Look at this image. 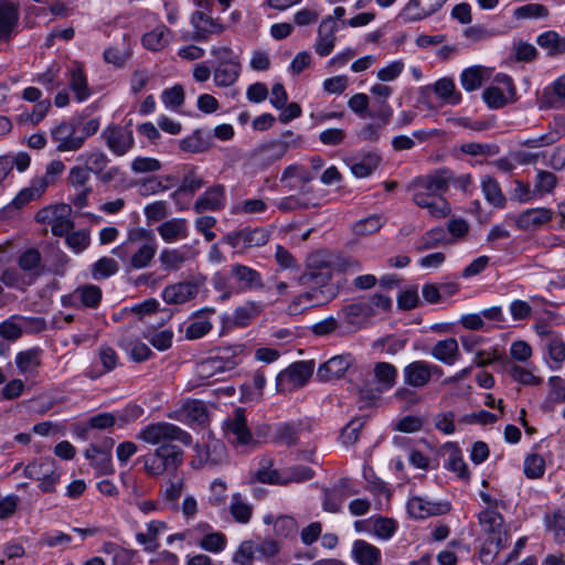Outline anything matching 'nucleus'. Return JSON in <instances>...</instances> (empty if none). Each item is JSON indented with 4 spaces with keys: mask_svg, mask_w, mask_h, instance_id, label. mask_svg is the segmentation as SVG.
Segmentation results:
<instances>
[{
    "mask_svg": "<svg viewBox=\"0 0 565 565\" xmlns=\"http://www.w3.org/2000/svg\"><path fill=\"white\" fill-rule=\"evenodd\" d=\"M352 556L360 565H376L381 559V551L363 540L353 543Z\"/></svg>",
    "mask_w": 565,
    "mask_h": 565,
    "instance_id": "obj_39",
    "label": "nucleus"
},
{
    "mask_svg": "<svg viewBox=\"0 0 565 565\" xmlns=\"http://www.w3.org/2000/svg\"><path fill=\"white\" fill-rule=\"evenodd\" d=\"M158 249L154 234L146 228H132L128 232L127 239L116 246L111 253L118 257L126 270H139L148 267Z\"/></svg>",
    "mask_w": 565,
    "mask_h": 565,
    "instance_id": "obj_2",
    "label": "nucleus"
},
{
    "mask_svg": "<svg viewBox=\"0 0 565 565\" xmlns=\"http://www.w3.org/2000/svg\"><path fill=\"white\" fill-rule=\"evenodd\" d=\"M273 458L263 457L259 460V468L252 476V480L260 483L285 486L284 470L273 469Z\"/></svg>",
    "mask_w": 565,
    "mask_h": 565,
    "instance_id": "obj_30",
    "label": "nucleus"
},
{
    "mask_svg": "<svg viewBox=\"0 0 565 565\" xmlns=\"http://www.w3.org/2000/svg\"><path fill=\"white\" fill-rule=\"evenodd\" d=\"M447 0H409L398 14L403 22L424 20L437 12Z\"/></svg>",
    "mask_w": 565,
    "mask_h": 565,
    "instance_id": "obj_14",
    "label": "nucleus"
},
{
    "mask_svg": "<svg viewBox=\"0 0 565 565\" xmlns=\"http://www.w3.org/2000/svg\"><path fill=\"white\" fill-rule=\"evenodd\" d=\"M195 461L199 467H217L226 462L227 451L223 441L209 437L203 444L195 446Z\"/></svg>",
    "mask_w": 565,
    "mask_h": 565,
    "instance_id": "obj_9",
    "label": "nucleus"
},
{
    "mask_svg": "<svg viewBox=\"0 0 565 565\" xmlns=\"http://www.w3.org/2000/svg\"><path fill=\"white\" fill-rule=\"evenodd\" d=\"M366 423L365 417L353 418L341 433V438L345 445H353L359 439V434Z\"/></svg>",
    "mask_w": 565,
    "mask_h": 565,
    "instance_id": "obj_62",
    "label": "nucleus"
},
{
    "mask_svg": "<svg viewBox=\"0 0 565 565\" xmlns=\"http://www.w3.org/2000/svg\"><path fill=\"white\" fill-rule=\"evenodd\" d=\"M168 418L188 425L196 424L204 426L209 422V413L202 401L190 399L181 407L170 412Z\"/></svg>",
    "mask_w": 565,
    "mask_h": 565,
    "instance_id": "obj_10",
    "label": "nucleus"
},
{
    "mask_svg": "<svg viewBox=\"0 0 565 565\" xmlns=\"http://www.w3.org/2000/svg\"><path fill=\"white\" fill-rule=\"evenodd\" d=\"M507 542L508 541L500 539V536H488L480 550V561L483 564L492 563L499 552L505 547Z\"/></svg>",
    "mask_w": 565,
    "mask_h": 565,
    "instance_id": "obj_56",
    "label": "nucleus"
},
{
    "mask_svg": "<svg viewBox=\"0 0 565 565\" xmlns=\"http://www.w3.org/2000/svg\"><path fill=\"white\" fill-rule=\"evenodd\" d=\"M19 21V7L7 0H0V40L9 41Z\"/></svg>",
    "mask_w": 565,
    "mask_h": 565,
    "instance_id": "obj_25",
    "label": "nucleus"
},
{
    "mask_svg": "<svg viewBox=\"0 0 565 565\" xmlns=\"http://www.w3.org/2000/svg\"><path fill=\"white\" fill-rule=\"evenodd\" d=\"M269 239V232L263 227L253 230L244 228L237 232H231L223 237V241L233 248L264 246Z\"/></svg>",
    "mask_w": 565,
    "mask_h": 565,
    "instance_id": "obj_11",
    "label": "nucleus"
},
{
    "mask_svg": "<svg viewBox=\"0 0 565 565\" xmlns=\"http://www.w3.org/2000/svg\"><path fill=\"white\" fill-rule=\"evenodd\" d=\"M202 282L199 280H184L167 286L162 291L163 300L169 305H181L194 299Z\"/></svg>",
    "mask_w": 565,
    "mask_h": 565,
    "instance_id": "obj_15",
    "label": "nucleus"
},
{
    "mask_svg": "<svg viewBox=\"0 0 565 565\" xmlns=\"http://www.w3.org/2000/svg\"><path fill=\"white\" fill-rule=\"evenodd\" d=\"M274 531L276 535L282 537L295 536L298 531L297 521L289 515L278 516L274 522Z\"/></svg>",
    "mask_w": 565,
    "mask_h": 565,
    "instance_id": "obj_61",
    "label": "nucleus"
},
{
    "mask_svg": "<svg viewBox=\"0 0 565 565\" xmlns=\"http://www.w3.org/2000/svg\"><path fill=\"white\" fill-rule=\"evenodd\" d=\"M545 462L544 459L537 455H529L524 460V473L527 478L536 479L544 475Z\"/></svg>",
    "mask_w": 565,
    "mask_h": 565,
    "instance_id": "obj_63",
    "label": "nucleus"
},
{
    "mask_svg": "<svg viewBox=\"0 0 565 565\" xmlns=\"http://www.w3.org/2000/svg\"><path fill=\"white\" fill-rule=\"evenodd\" d=\"M183 486V478L174 475L169 480L164 489L160 491V494L166 501L173 503L175 505L182 494Z\"/></svg>",
    "mask_w": 565,
    "mask_h": 565,
    "instance_id": "obj_59",
    "label": "nucleus"
},
{
    "mask_svg": "<svg viewBox=\"0 0 565 565\" xmlns=\"http://www.w3.org/2000/svg\"><path fill=\"white\" fill-rule=\"evenodd\" d=\"M171 31L166 25H158L142 36L146 49L157 52L166 47L170 41Z\"/></svg>",
    "mask_w": 565,
    "mask_h": 565,
    "instance_id": "obj_45",
    "label": "nucleus"
},
{
    "mask_svg": "<svg viewBox=\"0 0 565 565\" xmlns=\"http://www.w3.org/2000/svg\"><path fill=\"white\" fill-rule=\"evenodd\" d=\"M300 433V423H278L270 437V443L291 447L297 445Z\"/></svg>",
    "mask_w": 565,
    "mask_h": 565,
    "instance_id": "obj_34",
    "label": "nucleus"
},
{
    "mask_svg": "<svg viewBox=\"0 0 565 565\" xmlns=\"http://www.w3.org/2000/svg\"><path fill=\"white\" fill-rule=\"evenodd\" d=\"M242 65L237 60L228 58L221 61L214 71V83L218 87L233 85L239 77Z\"/></svg>",
    "mask_w": 565,
    "mask_h": 565,
    "instance_id": "obj_29",
    "label": "nucleus"
},
{
    "mask_svg": "<svg viewBox=\"0 0 565 565\" xmlns=\"http://www.w3.org/2000/svg\"><path fill=\"white\" fill-rule=\"evenodd\" d=\"M36 318H26L13 315L0 323V335L8 341H17L23 334V330L31 321H38Z\"/></svg>",
    "mask_w": 565,
    "mask_h": 565,
    "instance_id": "obj_33",
    "label": "nucleus"
},
{
    "mask_svg": "<svg viewBox=\"0 0 565 565\" xmlns=\"http://www.w3.org/2000/svg\"><path fill=\"white\" fill-rule=\"evenodd\" d=\"M294 179H298L301 185H308L315 179V173H312L308 168L302 164L294 163L287 166L281 175L280 183L288 191L297 190L299 186L292 181Z\"/></svg>",
    "mask_w": 565,
    "mask_h": 565,
    "instance_id": "obj_28",
    "label": "nucleus"
},
{
    "mask_svg": "<svg viewBox=\"0 0 565 565\" xmlns=\"http://www.w3.org/2000/svg\"><path fill=\"white\" fill-rule=\"evenodd\" d=\"M205 184L203 178L198 173V168L193 166H185L180 186L172 193L175 199L179 194H194Z\"/></svg>",
    "mask_w": 565,
    "mask_h": 565,
    "instance_id": "obj_40",
    "label": "nucleus"
},
{
    "mask_svg": "<svg viewBox=\"0 0 565 565\" xmlns=\"http://www.w3.org/2000/svg\"><path fill=\"white\" fill-rule=\"evenodd\" d=\"M545 524L548 531L553 532L556 543H565V510H557L545 515Z\"/></svg>",
    "mask_w": 565,
    "mask_h": 565,
    "instance_id": "obj_53",
    "label": "nucleus"
},
{
    "mask_svg": "<svg viewBox=\"0 0 565 565\" xmlns=\"http://www.w3.org/2000/svg\"><path fill=\"white\" fill-rule=\"evenodd\" d=\"M503 522V516L493 509H484L479 513V523L489 536H500V539L508 541Z\"/></svg>",
    "mask_w": 565,
    "mask_h": 565,
    "instance_id": "obj_32",
    "label": "nucleus"
},
{
    "mask_svg": "<svg viewBox=\"0 0 565 565\" xmlns=\"http://www.w3.org/2000/svg\"><path fill=\"white\" fill-rule=\"evenodd\" d=\"M553 212L550 209H529L515 217V224L520 230H535L551 221Z\"/></svg>",
    "mask_w": 565,
    "mask_h": 565,
    "instance_id": "obj_26",
    "label": "nucleus"
},
{
    "mask_svg": "<svg viewBox=\"0 0 565 565\" xmlns=\"http://www.w3.org/2000/svg\"><path fill=\"white\" fill-rule=\"evenodd\" d=\"M452 180V172L449 169L443 168L434 172L418 177L414 181L415 189H424L436 195H443Z\"/></svg>",
    "mask_w": 565,
    "mask_h": 565,
    "instance_id": "obj_17",
    "label": "nucleus"
},
{
    "mask_svg": "<svg viewBox=\"0 0 565 565\" xmlns=\"http://www.w3.org/2000/svg\"><path fill=\"white\" fill-rule=\"evenodd\" d=\"M77 160L83 161L87 170L94 173L102 184H109L120 174L119 167H108L110 159L98 149L82 153Z\"/></svg>",
    "mask_w": 565,
    "mask_h": 565,
    "instance_id": "obj_7",
    "label": "nucleus"
},
{
    "mask_svg": "<svg viewBox=\"0 0 565 565\" xmlns=\"http://www.w3.org/2000/svg\"><path fill=\"white\" fill-rule=\"evenodd\" d=\"M374 377L383 390L392 388L396 383L397 369L388 362H377L374 365Z\"/></svg>",
    "mask_w": 565,
    "mask_h": 565,
    "instance_id": "obj_50",
    "label": "nucleus"
},
{
    "mask_svg": "<svg viewBox=\"0 0 565 565\" xmlns=\"http://www.w3.org/2000/svg\"><path fill=\"white\" fill-rule=\"evenodd\" d=\"M230 274L231 277L238 284L241 290H254L264 288L260 273L252 267L242 264H234L231 266Z\"/></svg>",
    "mask_w": 565,
    "mask_h": 565,
    "instance_id": "obj_21",
    "label": "nucleus"
},
{
    "mask_svg": "<svg viewBox=\"0 0 565 565\" xmlns=\"http://www.w3.org/2000/svg\"><path fill=\"white\" fill-rule=\"evenodd\" d=\"M157 230L162 239L167 243H173L188 237V225L184 218L166 221Z\"/></svg>",
    "mask_w": 565,
    "mask_h": 565,
    "instance_id": "obj_42",
    "label": "nucleus"
},
{
    "mask_svg": "<svg viewBox=\"0 0 565 565\" xmlns=\"http://www.w3.org/2000/svg\"><path fill=\"white\" fill-rule=\"evenodd\" d=\"M68 86L79 103L86 100L90 96L92 90L88 87L86 75L81 67L71 70Z\"/></svg>",
    "mask_w": 565,
    "mask_h": 565,
    "instance_id": "obj_47",
    "label": "nucleus"
},
{
    "mask_svg": "<svg viewBox=\"0 0 565 565\" xmlns=\"http://www.w3.org/2000/svg\"><path fill=\"white\" fill-rule=\"evenodd\" d=\"M354 358L350 354L335 355L322 363L317 371V376L322 382L341 379L353 364Z\"/></svg>",
    "mask_w": 565,
    "mask_h": 565,
    "instance_id": "obj_18",
    "label": "nucleus"
},
{
    "mask_svg": "<svg viewBox=\"0 0 565 565\" xmlns=\"http://www.w3.org/2000/svg\"><path fill=\"white\" fill-rule=\"evenodd\" d=\"M223 433L227 441L234 447L254 446L256 443L247 426L244 408H236L223 423Z\"/></svg>",
    "mask_w": 565,
    "mask_h": 565,
    "instance_id": "obj_4",
    "label": "nucleus"
},
{
    "mask_svg": "<svg viewBox=\"0 0 565 565\" xmlns=\"http://www.w3.org/2000/svg\"><path fill=\"white\" fill-rule=\"evenodd\" d=\"M100 138L117 157L125 156L135 146L134 132L128 126L109 125L102 131Z\"/></svg>",
    "mask_w": 565,
    "mask_h": 565,
    "instance_id": "obj_8",
    "label": "nucleus"
},
{
    "mask_svg": "<svg viewBox=\"0 0 565 565\" xmlns=\"http://www.w3.org/2000/svg\"><path fill=\"white\" fill-rule=\"evenodd\" d=\"M396 530L397 524L393 519L379 516L373 522V532L382 540L391 539L395 534Z\"/></svg>",
    "mask_w": 565,
    "mask_h": 565,
    "instance_id": "obj_64",
    "label": "nucleus"
},
{
    "mask_svg": "<svg viewBox=\"0 0 565 565\" xmlns=\"http://www.w3.org/2000/svg\"><path fill=\"white\" fill-rule=\"evenodd\" d=\"M565 100V75L544 88L540 99L542 108H558Z\"/></svg>",
    "mask_w": 565,
    "mask_h": 565,
    "instance_id": "obj_35",
    "label": "nucleus"
},
{
    "mask_svg": "<svg viewBox=\"0 0 565 565\" xmlns=\"http://www.w3.org/2000/svg\"><path fill=\"white\" fill-rule=\"evenodd\" d=\"M482 192L486 200L495 207L505 205V196L501 191L498 181L491 175H484L481 181Z\"/></svg>",
    "mask_w": 565,
    "mask_h": 565,
    "instance_id": "obj_49",
    "label": "nucleus"
},
{
    "mask_svg": "<svg viewBox=\"0 0 565 565\" xmlns=\"http://www.w3.org/2000/svg\"><path fill=\"white\" fill-rule=\"evenodd\" d=\"M24 476L39 481V488L42 492L51 493L55 491V486L60 481L55 461L49 458H42L30 462L24 469Z\"/></svg>",
    "mask_w": 565,
    "mask_h": 565,
    "instance_id": "obj_6",
    "label": "nucleus"
},
{
    "mask_svg": "<svg viewBox=\"0 0 565 565\" xmlns=\"http://www.w3.org/2000/svg\"><path fill=\"white\" fill-rule=\"evenodd\" d=\"M230 512L236 522L245 524L252 518L253 507L243 500L241 493L236 492L232 495Z\"/></svg>",
    "mask_w": 565,
    "mask_h": 565,
    "instance_id": "obj_54",
    "label": "nucleus"
},
{
    "mask_svg": "<svg viewBox=\"0 0 565 565\" xmlns=\"http://www.w3.org/2000/svg\"><path fill=\"white\" fill-rule=\"evenodd\" d=\"M298 194H292L280 199L277 202V209L280 212L288 213L296 210H307L319 205L317 202H312L308 195L312 193V189L309 185H300Z\"/></svg>",
    "mask_w": 565,
    "mask_h": 565,
    "instance_id": "obj_22",
    "label": "nucleus"
},
{
    "mask_svg": "<svg viewBox=\"0 0 565 565\" xmlns=\"http://www.w3.org/2000/svg\"><path fill=\"white\" fill-rule=\"evenodd\" d=\"M211 137L201 129H195L190 136L179 141V147L184 152L203 153L211 148Z\"/></svg>",
    "mask_w": 565,
    "mask_h": 565,
    "instance_id": "obj_41",
    "label": "nucleus"
},
{
    "mask_svg": "<svg viewBox=\"0 0 565 565\" xmlns=\"http://www.w3.org/2000/svg\"><path fill=\"white\" fill-rule=\"evenodd\" d=\"M312 289L310 291H306L303 294L298 295L294 298L291 303L288 306V310L290 313H297L300 311L299 306L303 302L309 306H318L323 302L329 301L334 297L333 289L323 290V287L317 285H310Z\"/></svg>",
    "mask_w": 565,
    "mask_h": 565,
    "instance_id": "obj_23",
    "label": "nucleus"
},
{
    "mask_svg": "<svg viewBox=\"0 0 565 565\" xmlns=\"http://www.w3.org/2000/svg\"><path fill=\"white\" fill-rule=\"evenodd\" d=\"M381 158L375 153H367L361 160L354 161L351 166V172L356 178L370 177L380 166Z\"/></svg>",
    "mask_w": 565,
    "mask_h": 565,
    "instance_id": "obj_51",
    "label": "nucleus"
},
{
    "mask_svg": "<svg viewBox=\"0 0 565 565\" xmlns=\"http://www.w3.org/2000/svg\"><path fill=\"white\" fill-rule=\"evenodd\" d=\"M74 297L77 298L79 307L95 309L102 301L103 291L96 285L86 284L78 286L74 290Z\"/></svg>",
    "mask_w": 565,
    "mask_h": 565,
    "instance_id": "obj_44",
    "label": "nucleus"
},
{
    "mask_svg": "<svg viewBox=\"0 0 565 565\" xmlns=\"http://www.w3.org/2000/svg\"><path fill=\"white\" fill-rule=\"evenodd\" d=\"M375 313V310L372 309V305L365 303V301L347 305L341 310V315H343L348 323L358 327Z\"/></svg>",
    "mask_w": 565,
    "mask_h": 565,
    "instance_id": "obj_43",
    "label": "nucleus"
},
{
    "mask_svg": "<svg viewBox=\"0 0 565 565\" xmlns=\"http://www.w3.org/2000/svg\"><path fill=\"white\" fill-rule=\"evenodd\" d=\"M446 242V232L443 227H434L427 231L417 242L416 250L424 252L438 247Z\"/></svg>",
    "mask_w": 565,
    "mask_h": 565,
    "instance_id": "obj_55",
    "label": "nucleus"
},
{
    "mask_svg": "<svg viewBox=\"0 0 565 565\" xmlns=\"http://www.w3.org/2000/svg\"><path fill=\"white\" fill-rule=\"evenodd\" d=\"M114 440L107 438L102 446L90 445L86 451L85 457L90 461V466L96 470L97 475H111L114 467L111 463V448Z\"/></svg>",
    "mask_w": 565,
    "mask_h": 565,
    "instance_id": "obj_13",
    "label": "nucleus"
},
{
    "mask_svg": "<svg viewBox=\"0 0 565 565\" xmlns=\"http://www.w3.org/2000/svg\"><path fill=\"white\" fill-rule=\"evenodd\" d=\"M195 252L188 245L181 248H164L159 255V260L164 270H178L189 259L193 258Z\"/></svg>",
    "mask_w": 565,
    "mask_h": 565,
    "instance_id": "obj_27",
    "label": "nucleus"
},
{
    "mask_svg": "<svg viewBox=\"0 0 565 565\" xmlns=\"http://www.w3.org/2000/svg\"><path fill=\"white\" fill-rule=\"evenodd\" d=\"M49 185V181L46 178H35L31 185L22 189L15 198L12 200L11 204L15 209H21L26 205L32 200L39 199Z\"/></svg>",
    "mask_w": 565,
    "mask_h": 565,
    "instance_id": "obj_38",
    "label": "nucleus"
},
{
    "mask_svg": "<svg viewBox=\"0 0 565 565\" xmlns=\"http://www.w3.org/2000/svg\"><path fill=\"white\" fill-rule=\"evenodd\" d=\"M264 306L258 301H246L243 306L237 307L233 315V321L238 327H246L262 311Z\"/></svg>",
    "mask_w": 565,
    "mask_h": 565,
    "instance_id": "obj_48",
    "label": "nucleus"
},
{
    "mask_svg": "<svg viewBox=\"0 0 565 565\" xmlns=\"http://www.w3.org/2000/svg\"><path fill=\"white\" fill-rule=\"evenodd\" d=\"M41 349L33 348L19 352L15 356V364L23 374H34L41 364Z\"/></svg>",
    "mask_w": 565,
    "mask_h": 565,
    "instance_id": "obj_46",
    "label": "nucleus"
},
{
    "mask_svg": "<svg viewBox=\"0 0 565 565\" xmlns=\"http://www.w3.org/2000/svg\"><path fill=\"white\" fill-rule=\"evenodd\" d=\"M315 477V471L303 465H295L284 469V482L285 486L296 482H305Z\"/></svg>",
    "mask_w": 565,
    "mask_h": 565,
    "instance_id": "obj_58",
    "label": "nucleus"
},
{
    "mask_svg": "<svg viewBox=\"0 0 565 565\" xmlns=\"http://www.w3.org/2000/svg\"><path fill=\"white\" fill-rule=\"evenodd\" d=\"M443 374V369L439 365L425 360L413 361L403 369L404 384L413 388H423L433 379H440Z\"/></svg>",
    "mask_w": 565,
    "mask_h": 565,
    "instance_id": "obj_5",
    "label": "nucleus"
},
{
    "mask_svg": "<svg viewBox=\"0 0 565 565\" xmlns=\"http://www.w3.org/2000/svg\"><path fill=\"white\" fill-rule=\"evenodd\" d=\"M191 24L194 28L193 40L205 41L210 34H220L224 31L218 19L209 15L204 10H196L191 15Z\"/></svg>",
    "mask_w": 565,
    "mask_h": 565,
    "instance_id": "obj_19",
    "label": "nucleus"
},
{
    "mask_svg": "<svg viewBox=\"0 0 565 565\" xmlns=\"http://www.w3.org/2000/svg\"><path fill=\"white\" fill-rule=\"evenodd\" d=\"M338 25L331 18H324L318 28V38L313 45L319 56H328L334 49Z\"/></svg>",
    "mask_w": 565,
    "mask_h": 565,
    "instance_id": "obj_20",
    "label": "nucleus"
},
{
    "mask_svg": "<svg viewBox=\"0 0 565 565\" xmlns=\"http://www.w3.org/2000/svg\"><path fill=\"white\" fill-rule=\"evenodd\" d=\"M434 92L447 104L457 105L461 100V94L456 90L452 79L441 78L434 85Z\"/></svg>",
    "mask_w": 565,
    "mask_h": 565,
    "instance_id": "obj_52",
    "label": "nucleus"
},
{
    "mask_svg": "<svg viewBox=\"0 0 565 565\" xmlns=\"http://www.w3.org/2000/svg\"><path fill=\"white\" fill-rule=\"evenodd\" d=\"M289 143L282 140H273L267 143L259 146L255 150V157L262 163L270 164L279 159H281L288 151Z\"/></svg>",
    "mask_w": 565,
    "mask_h": 565,
    "instance_id": "obj_36",
    "label": "nucleus"
},
{
    "mask_svg": "<svg viewBox=\"0 0 565 565\" xmlns=\"http://www.w3.org/2000/svg\"><path fill=\"white\" fill-rule=\"evenodd\" d=\"M51 138L56 143V150L60 152L77 151L83 147V138L74 124L62 121L51 130Z\"/></svg>",
    "mask_w": 565,
    "mask_h": 565,
    "instance_id": "obj_12",
    "label": "nucleus"
},
{
    "mask_svg": "<svg viewBox=\"0 0 565 565\" xmlns=\"http://www.w3.org/2000/svg\"><path fill=\"white\" fill-rule=\"evenodd\" d=\"M482 72L478 66L466 68L460 76L461 85L467 92L478 89L482 84Z\"/></svg>",
    "mask_w": 565,
    "mask_h": 565,
    "instance_id": "obj_60",
    "label": "nucleus"
},
{
    "mask_svg": "<svg viewBox=\"0 0 565 565\" xmlns=\"http://www.w3.org/2000/svg\"><path fill=\"white\" fill-rule=\"evenodd\" d=\"M430 355L446 365H452L460 356L458 342L455 338L438 341L431 349Z\"/></svg>",
    "mask_w": 565,
    "mask_h": 565,
    "instance_id": "obj_31",
    "label": "nucleus"
},
{
    "mask_svg": "<svg viewBox=\"0 0 565 565\" xmlns=\"http://www.w3.org/2000/svg\"><path fill=\"white\" fill-rule=\"evenodd\" d=\"M313 361H300L291 364L284 372L279 373L278 386L288 383L289 388L302 387L313 373Z\"/></svg>",
    "mask_w": 565,
    "mask_h": 565,
    "instance_id": "obj_16",
    "label": "nucleus"
},
{
    "mask_svg": "<svg viewBox=\"0 0 565 565\" xmlns=\"http://www.w3.org/2000/svg\"><path fill=\"white\" fill-rule=\"evenodd\" d=\"M137 438L158 447L147 455L137 458L136 463H142L147 475L159 477L164 472L173 473L182 466L184 451L173 441L184 446L192 444V436L179 426L168 422H157L145 426Z\"/></svg>",
    "mask_w": 565,
    "mask_h": 565,
    "instance_id": "obj_1",
    "label": "nucleus"
},
{
    "mask_svg": "<svg viewBox=\"0 0 565 565\" xmlns=\"http://www.w3.org/2000/svg\"><path fill=\"white\" fill-rule=\"evenodd\" d=\"M204 313H214V309L205 308L193 315L191 322L185 329V339H201L212 330L213 324L207 318L203 317Z\"/></svg>",
    "mask_w": 565,
    "mask_h": 565,
    "instance_id": "obj_37",
    "label": "nucleus"
},
{
    "mask_svg": "<svg viewBox=\"0 0 565 565\" xmlns=\"http://www.w3.org/2000/svg\"><path fill=\"white\" fill-rule=\"evenodd\" d=\"M225 190L221 184L209 188L203 194H201L193 206L196 213H203L205 211H216L224 206Z\"/></svg>",
    "mask_w": 565,
    "mask_h": 565,
    "instance_id": "obj_24",
    "label": "nucleus"
},
{
    "mask_svg": "<svg viewBox=\"0 0 565 565\" xmlns=\"http://www.w3.org/2000/svg\"><path fill=\"white\" fill-rule=\"evenodd\" d=\"M333 276L332 264L323 252L311 254L307 260V270L302 273L298 281L300 285H317L328 287Z\"/></svg>",
    "mask_w": 565,
    "mask_h": 565,
    "instance_id": "obj_3",
    "label": "nucleus"
},
{
    "mask_svg": "<svg viewBox=\"0 0 565 565\" xmlns=\"http://www.w3.org/2000/svg\"><path fill=\"white\" fill-rule=\"evenodd\" d=\"M119 270L118 263L110 257H102L92 265V277L95 280L106 279Z\"/></svg>",
    "mask_w": 565,
    "mask_h": 565,
    "instance_id": "obj_57",
    "label": "nucleus"
}]
</instances>
